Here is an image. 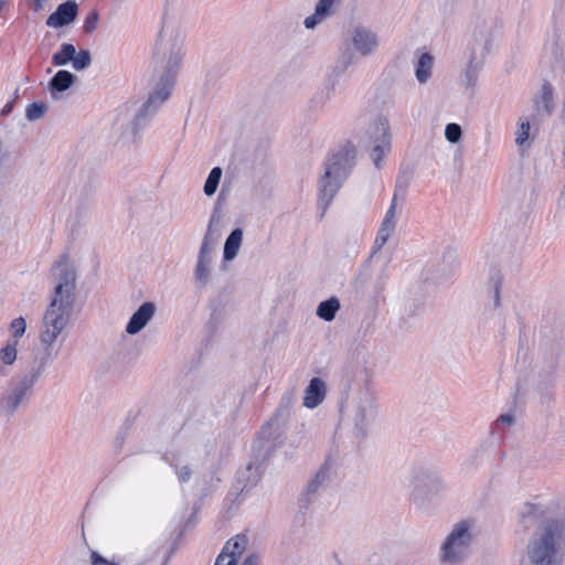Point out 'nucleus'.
I'll list each match as a JSON object with an SVG mask.
<instances>
[{
	"instance_id": "37998d69",
	"label": "nucleus",
	"mask_w": 565,
	"mask_h": 565,
	"mask_svg": "<svg viewBox=\"0 0 565 565\" xmlns=\"http://www.w3.org/2000/svg\"><path fill=\"white\" fill-rule=\"evenodd\" d=\"M241 565H259V556L255 553L247 555Z\"/></svg>"
},
{
	"instance_id": "c03bdc74",
	"label": "nucleus",
	"mask_w": 565,
	"mask_h": 565,
	"mask_svg": "<svg viewBox=\"0 0 565 565\" xmlns=\"http://www.w3.org/2000/svg\"><path fill=\"white\" fill-rule=\"evenodd\" d=\"M14 108V100H9L6 103V105L2 107L1 111H0V115L1 116H8L9 114L12 113Z\"/></svg>"
},
{
	"instance_id": "c85d7f7f",
	"label": "nucleus",
	"mask_w": 565,
	"mask_h": 565,
	"mask_svg": "<svg viewBox=\"0 0 565 565\" xmlns=\"http://www.w3.org/2000/svg\"><path fill=\"white\" fill-rule=\"evenodd\" d=\"M530 120L525 117H520L515 131V143L521 151L527 150L531 146L530 142Z\"/></svg>"
},
{
	"instance_id": "f704fd0d",
	"label": "nucleus",
	"mask_w": 565,
	"mask_h": 565,
	"mask_svg": "<svg viewBox=\"0 0 565 565\" xmlns=\"http://www.w3.org/2000/svg\"><path fill=\"white\" fill-rule=\"evenodd\" d=\"M46 109L47 106L44 103H32L25 110V117L30 121L38 120L44 116Z\"/></svg>"
},
{
	"instance_id": "f03ea898",
	"label": "nucleus",
	"mask_w": 565,
	"mask_h": 565,
	"mask_svg": "<svg viewBox=\"0 0 565 565\" xmlns=\"http://www.w3.org/2000/svg\"><path fill=\"white\" fill-rule=\"evenodd\" d=\"M55 287L40 329V340L46 348L52 347L67 328L74 310L76 274L63 255L53 267Z\"/></svg>"
},
{
	"instance_id": "c9c22d12",
	"label": "nucleus",
	"mask_w": 565,
	"mask_h": 565,
	"mask_svg": "<svg viewBox=\"0 0 565 565\" xmlns=\"http://www.w3.org/2000/svg\"><path fill=\"white\" fill-rule=\"evenodd\" d=\"M99 13L96 10H90L89 13L85 17L83 22V32L86 34L93 33L98 25Z\"/></svg>"
},
{
	"instance_id": "49530a36",
	"label": "nucleus",
	"mask_w": 565,
	"mask_h": 565,
	"mask_svg": "<svg viewBox=\"0 0 565 565\" xmlns=\"http://www.w3.org/2000/svg\"><path fill=\"white\" fill-rule=\"evenodd\" d=\"M125 441V434H118V436L115 439V448L120 449Z\"/></svg>"
},
{
	"instance_id": "1a4fd4ad",
	"label": "nucleus",
	"mask_w": 565,
	"mask_h": 565,
	"mask_svg": "<svg viewBox=\"0 0 565 565\" xmlns=\"http://www.w3.org/2000/svg\"><path fill=\"white\" fill-rule=\"evenodd\" d=\"M220 216L213 214L210 218V223L207 225L206 233L203 237L199 255L198 262L194 270V277L198 282L201 285H206L210 280L211 273V264H212V254L213 246L215 245L217 237H213L214 225L218 223Z\"/></svg>"
},
{
	"instance_id": "aec40b11",
	"label": "nucleus",
	"mask_w": 565,
	"mask_h": 565,
	"mask_svg": "<svg viewBox=\"0 0 565 565\" xmlns=\"http://www.w3.org/2000/svg\"><path fill=\"white\" fill-rule=\"evenodd\" d=\"M342 1L343 0H319V2L316 4L315 12L305 19V26L307 29H315L328 17L332 15L335 11V8L340 6Z\"/></svg>"
},
{
	"instance_id": "a878e982",
	"label": "nucleus",
	"mask_w": 565,
	"mask_h": 565,
	"mask_svg": "<svg viewBox=\"0 0 565 565\" xmlns=\"http://www.w3.org/2000/svg\"><path fill=\"white\" fill-rule=\"evenodd\" d=\"M262 478L260 463H248L244 471L241 472L238 482L245 481L241 492H247L258 483Z\"/></svg>"
},
{
	"instance_id": "39448f33",
	"label": "nucleus",
	"mask_w": 565,
	"mask_h": 565,
	"mask_svg": "<svg viewBox=\"0 0 565 565\" xmlns=\"http://www.w3.org/2000/svg\"><path fill=\"white\" fill-rule=\"evenodd\" d=\"M377 395L370 381L354 390L341 404L342 414L352 422L358 436H365L370 423L377 414Z\"/></svg>"
},
{
	"instance_id": "dca6fc26",
	"label": "nucleus",
	"mask_w": 565,
	"mask_h": 565,
	"mask_svg": "<svg viewBox=\"0 0 565 565\" xmlns=\"http://www.w3.org/2000/svg\"><path fill=\"white\" fill-rule=\"evenodd\" d=\"M157 307L151 301L143 302L130 317L126 324V332L129 335L139 333L152 320L156 315Z\"/></svg>"
},
{
	"instance_id": "412c9836",
	"label": "nucleus",
	"mask_w": 565,
	"mask_h": 565,
	"mask_svg": "<svg viewBox=\"0 0 565 565\" xmlns=\"http://www.w3.org/2000/svg\"><path fill=\"white\" fill-rule=\"evenodd\" d=\"M330 475L331 465L329 461H326L317 471L316 476L309 481L305 490L303 495L308 503L311 502L316 498V495L327 487Z\"/></svg>"
},
{
	"instance_id": "9b49d317",
	"label": "nucleus",
	"mask_w": 565,
	"mask_h": 565,
	"mask_svg": "<svg viewBox=\"0 0 565 565\" xmlns=\"http://www.w3.org/2000/svg\"><path fill=\"white\" fill-rule=\"evenodd\" d=\"M36 375H24L17 383H14L9 390L8 394L2 401L3 408L6 412L12 414L18 407L25 401L30 395L34 383L36 382Z\"/></svg>"
},
{
	"instance_id": "a18cd8bd",
	"label": "nucleus",
	"mask_w": 565,
	"mask_h": 565,
	"mask_svg": "<svg viewBox=\"0 0 565 565\" xmlns=\"http://www.w3.org/2000/svg\"><path fill=\"white\" fill-rule=\"evenodd\" d=\"M514 420V417L513 415L511 414H502L500 417H499V422L503 425H511Z\"/></svg>"
},
{
	"instance_id": "20e7f679",
	"label": "nucleus",
	"mask_w": 565,
	"mask_h": 565,
	"mask_svg": "<svg viewBox=\"0 0 565 565\" xmlns=\"http://www.w3.org/2000/svg\"><path fill=\"white\" fill-rule=\"evenodd\" d=\"M355 148L348 143L332 153L324 162V171L318 182L319 207L322 215L351 173L355 164Z\"/></svg>"
},
{
	"instance_id": "2eb2a0df",
	"label": "nucleus",
	"mask_w": 565,
	"mask_h": 565,
	"mask_svg": "<svg viewBox=\"0 0 565 565\" xmlns=\"http://www.w3.org/2000/svg\"><path fill=\"white\" fill-rule=\"evenodd\" d=\"M78 14V6L74 0H67L61 3L56 10L46 19V25L50 28H63L74 22Z\"/></svg>"
},
{
	"instance_id": "4be33fe9",
	"label": "nucleus",
	"mask_w": 565,
	"mask_h": 565,
	"mask_svg": "<svg viewBox=\"0 0 565 565\" xmlns=\"http://www.w3.org/2000/svg\"><path fill=\"white\" fill-rule=\"evenodd\" d=\"M556 360L554 356H550L543 362H536L534 370L539 376L537 385L541 388H545L552 385L556 377Z\"/></svg>"
},
{
	"instance_id": "2f4dec72",
	"label": "nucleus",
	"mask_w": 565,
	"mask_h": 565,
	"mask_svg": "<svg viewBox=\"0 0 565 565\" xmlns=\"http://www.w3.org/2000/svg\"><path fill=\"white\" fill-rule=\"evenodd\" d=\"M222 173H223V171L220 167H214L210 171L207 179L205 180V183H204V193L207 196H212L216 192L217 186L221 181V178H222Z\"/></svg>"
},
{
	"instance_id": "f8f14e48",
	"label": "nucleus",
	"mask_w": 565,
	"mask_h": 565,
	"mask_svg": "<svg viewBox=\"0 0 565 565\" xmlns=\"http://www.w3.org/2000/svg\"><path fill=\"white\" fill-rule=\"evenodd\" d=\"M412 486L414 493L418 497H433L445 488L441 477L428 470L417 471L412 479Z\"/></svg>"
},
{
	"instance_id": "b1692460",
	"label": "nucleus",
	"mask_w": 565,
	"mask_h": 565,
	"mask_svg": "<svg viewBox=\"0 0 565 565\" xmlns=\"http://www.w3.org/2000/svg\"><path fill=\"white\" fill-rule=\"evenodd\" d=\"M539 114H550L553 108V87L548 82L542 84L540 94L534 98Z\"/></svg>"
},
{
	"instance_id": "5701e85b",
	"label": "nucleus",
	"mask_w": 565,
	"mask_h": 565,
	"mask_svg": "<svg viewBox=\"0 0 565 565\" xmlns=\"http://www.w3.org/2000/svg\"><path fill=\"white\" fill-rule=\"evenodd\" d=\"M243 242V230L237 227L233 230L224 243L223 258L226 262L233 260L241 248Z\"/></svg>"
},
{
	"instance_id": "cd10ccee",
	"label": "nucleus",
	"mask_w": 565,
	"mask_h": 565,
	"mask_svg": "<svg viewBox=\"0 0 565 565\" xmlns=\"http://www.w3.org/2000/svg\"><path fill=\"white\" fill-rule=\"evenodd\" d=\"M340 308V300L337 297H331L318 305L316 313L320 319L330 322L334 320Z\"/></svg>"
},
{
	"instance_id": "72a5a7b5",
	"label": "nucleus",
	"mask_w": 565,
	"mask_h": 565,
	"mask_svg": "<svg viewBox=\"0 0 565 565\" xmlns=\"http://www.w3.org/2000/svg\"><path fill=\"white\" fill-rule=\"evenodd\" d=\"M17 341L8 342L0 351V360L6 365H11L17 359Z\"/></svg>"
},
{
	"instance_id": "ea45409f",
	"label": "nucleus",
	"mask_w": 565,
	"mask_h": 565,
	"mask_svg": "<svg viewBox=\"0 0 565 565\" xmlns=\"http://www.w3.org/2000/svg\"><path fill=\"white\" fill-rule=\"evenodd\" d=\"M296 399H297L296 390L289 388L282 394L279 405L284 406L285 408H289V409L294 411Z\"/></svg>"
},
{
	"instance_id": "393cba45",
	"label": "nucleus",
	"mask_w": 565,
	"mask_h": 565,
	"mask_svg": "<svg viewBox=\"0 0 565 565\" xmlns=\"http://www.w3.org/2000/svg\"><path fill=\"white\" fill-rule=\"evenodd\" d=\"M434 66V56L428 53H422L415 65V76L420 84H426L430 76Z\"/></svg>"
},
{
	"instance_id": "6ab92c4d",
	"label": "nucleus",
	"mask_w": 565,
	"mask_h": 565,
	"mask_svg": "<svg viewBox=\"0 0 565 565\" xmlns=\"http://www.w3.org/2000/svg\"><path fill=\"white\" fill-rule=\"evenodd\" d=\"M327 396V384L320 377L310 380L308 386L305 388L303 406L313 409L323 403Z\"/></svg>"
},
{
	"instance_id": "58836bf2",
	"label": "nucleus",
	"mask_w": 565,
	"mask_h": 565,
	"mask_svg": "<svg viewBox=\"0 0 565 565\" xmlns=\"http://www.w3.org/2000/svg\"><path fill=\"white\" fill-rule=\"evenodd\" d=\"M292 412L294 411H291L289 408H285L284 406L278 404V407L270 419L276 420L277 423H281L282 425H288L289 420L291 418Z\"/></svg>"
},
{
	"instance_id": "7ed1b4c3",
	"label": "nucleus",
	"mask_w": 565,
	"mask_h": 565,
	"mask_svg": "<svg viewBox=\"0 0 565 565\" xmlns=\"http://www.w3.org/2000/svg\"><path fill=\"white\" fill-rule=\"evenodd\" d=\"M520 525L524 530L537 525L526 547V565L561 564L565 532L562 521L544 520L543 511L539 505L525 503L520 511Z\"/></svg>"
},
{
	"instance_id": "6e6552de",
	"label": "nucleus",
	"mask_w": 565,
	"mask_h": 565,
	"mask_svg": "<svg viewBox=\"0 0 565 565\" xmlns=\"http://www.w3.org/2000/svg\"><path fill=\"white\" fill-rule=\"evenodd\" d=\"M497 34L488 24H482L473 32L471 52L467 68L462 76V84L467 89L476 88L479 73L482 70L486 56L491 52Z\"/></svg>"
},
{
	"instance_id": "473e14b6",
	"label": "nucleus",
	"mask_w": 565,
	"mask_h": 565,
	"mask_svg": "<svg viewBox=\"0 0 565 565\" xmlns=\"http://www.w3.org/2000/svg\"><path fill=\"white\" fill-rule=\"evenodd\" d=\"M92 64V55L88 50H81L74 54L72 65L75 71H84Z\"/></svg>"
},
{
	"instance_id": "ddd939ff",
	"label": "nucleus",
	"mask_w": 565,
	"mask_h": 565,
	"mask_svg": "<svg viewBox=\"0 0 565 565\" xmlns=\"http://www.w3.org/2000/svg\"><path fill=\"white\" fill-rule=\"evenodd\" d=\"M288 425H282L276 420L269 419L259 431L258 444L259 448L266 455L270 454L284 440Z\"/></svg>"
},
{
	"instance_id": "f257e3e1",
	"label": "nucleus",
	"mask_w": 565,
	"mask_h": 565,
	"mask_svg": "<svg viewBox=\"0 0 565 565\" xmlns=\"http://www.w3.org/2000/svg\"><path fill=\"white\" fill-rule=\"evenodd\" d=\"M183 56L184 35L175 29L163 28L159 33L153 50V58L157 68H159L162 74L160 75V81L154 90L149 95L148 99L134 118V135H138L148 126L159 107L169 98Z\"/></svg>"
},
{
	"instance_id": "423d86ee",
	"label": "nucleus",
	"mask_w": 565,
	"mask_h": 565,
	"mask_svg": "<svg viewBox=\"0 0 565 565\" xmlns=\"http://www.w3.org/2000/svg\"><path fill=\"white\" fill-rule=\"evenodd\" d=\"M473 541L472 524L461 521L454 525L440 544L438 562L440 565H462L469 557Z\"/></svg>"
},
{
	"instance_id": "c756f323",
	"label": "nucleus",
	"mask_w": 565,
	"mask_h": 565,
	"mask_svg": "<svg viewBox=\"0 0 565 565\" xmlns=\"http://www.w3.org/2000/svg\"><path fill=\"white\" fill-rule=\"evenodd\" d=\"M502 274L499 270H493L490 274L489 281H488V296L492 300L493 308H499L501 306L500 300V290L502 286Z\"/></svg>"
},
{
	"instance_id": "9d476101",
	"label": "nucleus",
	"mask_w": 565,
	"mask_h": 565,
	"mask_svg": "<svg viewBox=\"0 0 565 565\" xmlns=\"http://www.w3.org/2000/svg\"><path fill=\"white\" fill-rule=\"evenodd\" d=\"M370 141L373 143L371 157L374 166L382 167V158L391 150L390 124L385 117H377L367 130Z\"/></svg>"
},
{
	"instance_id": "bb28decb",
	"label": "nucleus",
	"mask_w": 565,
	"mask_h": 565,
	"mask_svg": "<svg viewBox=\"0 0 565 565\" xmlns=\"http://www.w3.org/2000/svg\"><path fill=\"white\" fill-rule=\"evenodd\" d=\"M74 81H75V75L72 74L71 72L65 71V70L57 71L49 83L50 90L52 93L65 92L74 84Z\"/></svg>"
},
{
	"instance_id": "a211bd4d",
	"label": "nucleus",
	"mask_w": 565,
	"mask_h": 565,
	"mask_svg": "<svg viewBox=\"0 0 565 565\" xmlns=\"http://www.w3.org/2000/svg\"><path fill=\"white\" fill-rule=\"evenodd\" d=\"M163 460L173 468L181 483H185L191 479L192 470L188 463V455L183 450L167 451Z\"/></svg>"
},
{
	"instance_id": "4c0bfd02",
	"label": "nucleus",
	"mask_w": 565,
	"mask_h": 565,
	"mask_svg": "<svg viewBox=\"0 0 565 565\" xmlns=\"http://www.w3.org/2000/svg\"><path fill=\"white\" fill-rule=\"evenodd\" d=\"M10 330L12 333V337L14 338V341L18 342V340L24 334L26 330V322L23 317H18L11 321Z\"/></svg>"
},
{
	"instance_id": "4468645a",
	"label": "nucleus",
	"mask_w": 565,
	"mask_h": 565,
	"mask_svg": "<svg viewBox=\"0 0 565 565\" xmlns=\"http://www.w3.org/2000/svg\"><path fill=\"white\" fill-rule=\"evenodd\" d=\"M248 540L238 534L228 540L217 555L214 565H238V559L247 548Z\"/></svg>"
},
{
	"instance_id": "0eeeda50",
	"label": "nucleus",
	"mask_w": 565,
	"mask_h": 565,
	"mask_svg": "<svg viewBox=\"0 0 565 565\" xmlns=\"http://www.w3.org/2000/svg\"><path fill=\"white\" fill-rule=\"evenodd\" d=\"M347 50L338 61L337 68L344 72L349 66L355 63L356 57H370L380 49L381 40L373 29L358 24L349 31L345 41Z\"/></svg>"
},
{
	"instance_id": "f3484780",
	"label": "nucleus",
	"mask_w": 565,
	"mask_h": 565,
	"mask_svg": "<svg viewBox=\"0 0 565 565\" xmlns=\"http://www.w3.org/2000/svg\"><path fill=\"white\" fill-rule=\"evenodd\" d=\"M396 194L393 196L391 205L388 210L385 213V216L383 218V222L381 224V227L377 232L375 242H374V252L381 249L386 242L388 241L390 236L394 233L397 222L396 216Z\"/></svg>"
},
{
	"instance_id": "e433bc0d",
	"label": "nucleus",
	"mask_w": 565,
	"mask_h": 565,
	"mask_svg": "<svg viewBox=\"0 0 565 565\" xmlns=\"http://www.w3.org/2000/svg\"><path fill=\"white\" fill-rule=\"evenodd\" d=\"M461 136L462 129L460 125L456 122H450L446 125L445 138L447 139V141H449L450 143H457L461 139Z\"/></svg>"
},
{
	"instance_id": "a19ab883",
	"label": "nucleus",
	"mask_w": 565,
	"mask_h": 565,
	"mask_svg": "<svg viewBox=\"0 0 565 565\" xmlns=\"http://www.w3.org/2000/svg\"><path fill=\"white\" fill-rule=\"evenodd\" d=\"M90 563L92 565H117L114 561H109L103 557L99 553L93 551L90 553Z\"/></svg>"
},
{
	"instance_id": "de8ad7c7",
	"label": "nucleus",
	"mask_w": 565,
	"mask_h": 565,
	"mask_svg": "<svg viewBox=\"0 0 565 565\" xmlns=\"http://www.w3.org/2000/svg\"><path fill=\"white\" fill-rule=\"evenodd\" d=\"M47 0H34L35 2V11L42 9L43 7V3L46 2Z\"/></svg>"
},
{
	"instance_id": "7c9ffc66",
	"label": "nucleus",
	"mask_w": 565,
	"mask_h": 565,
	"mask_svg": "<svg viewBox=\"0 0 565 565\" xmlns=\"http://www.w3.org/2000/svg\"><path fill=\"white\" fill-rule=\"evenodd\" d=\"M76 53V49L71 43H63L61 49L53 54L52 63L55 66H63L72 62L74 58V54Z\"/></svg>"
},
{
	"instance_id": "79ce46f5",
	"label": "nucleus",
	"mask_w": 565,
	"mask_h": 565,
	"mask_svg": "<svg viewBox=\"0 0 565 565\" xmlns=\"http://www.w3.org/2000/svg\"><path fill=\"white\" fill-rule=\"evenodd\" d=\"M444 262L447 263L450 269L455 268L458 265V258L455 253L447 252L444 257Z\"/></svg>"
}]
</instances>
